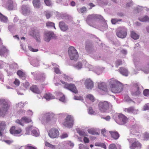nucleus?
I'll return each instance as SVG.
<instances>
[{
  "instance_id": "nucleus-1",
  "label": "nucleus",
  "mask_w": 149,
  "mask_h": 149,
  "mask_svg": "<svg viewBox=\"0 0 149 149\" xmlns=\"http://www.w3.org/2000/svg\"><path fill=\"white\" fill-rule=\"evenodd\" d=\"M109 86L111 91L114 93H119L122 91L123 87L121 83L114 79H111L109 80Z\"/></svg>"
},
{
  "instance_id": "nucleus-2",
  "label": "nucleus",
  "mask_w": 149,
  "mask_h": 149,
  "mask_svg": "<svg viewBox=\"0 0 149 149\" xmlns=\"http://www.w3.org/2000/svg\"><path fill=\"white\" fill-rule=\"evenodd\" d=\"M10 105L5 99H0V115H5L8 112Z\"/></svg>"
},
{
  "instance_id": "nucleus-3",
  "label": "nucleus",
  "mask_w": 149,
  "mask_h": 149,
  "mask_svg": "<svg viewBox=\"0 0 149 149\" xmlns=\"http://www.w3.org/2000/svg\"><path fill=\"white\" fill-rule=\"evenodd\" d=\"M112 106L111 103L106 101H102L98 104L99 110L102 112H106L109 109H111Z\"/></svg>"
},
{
  "instance_id": "nucleus-4",
  "label": "nucleus",
  "mask_w": 149,
  "mask_h": 149,
  "mask_svg": "<svg viewBox=\"0 0 149 149\" xmlns=\"http://www.w3.org/2000/svg\"><path fill=\"white\" fill-rule=\"evenodd\" d=\"M68 53L71 60L76 61L77 60L79 55L78 52L72 46L69 47Z\"/></svg>"
},
{
  "instance_id": "nucleus-5",
  "label": "nucleus",
  "mask_w": 149,
  "mask_h": 149,
  "mask_svg": "<svg viewBox=\"0 0 149 149\" xmlns=\"http://www.w3.org/2000/svg\"><path fill=\"white\" fill-rule=\"evenodd\" d=\"M74 120L73 117L71 115H67L63 122V125L66 127H72L74 124Z\"/></svg>"
},
{
  "instance_id": "nucleus-6",
  "label": "nucleus",
  "mask_w": 149,
  "mask_h": 149,
  "mask_svg": "<svg viewBox=\"0 0 149 149\" xmlns=\"http://www.w3.org/2000/svg\"><path fill=\"white\" fill-rule=\"evenodd\" d=\"M127 29L125 27H119L117 30V36L121 38H124L127 36Z\"/></svg>"
},
{
  "instance_id": "nucleus-7",
  "label": "nucleus",
  "mask_w": 149,
  "mask_h": 149,
  "mask_svg": "<svg viewBox=\"0 0 149 149\" xmlns=\"http://www.w3.org/2000/svg\"><path fill=\"white\" fill-rule=\"evenodd\" d=\"M131 94L133 95H137L141 93L139 85L138 83H134L131 89Z\"/></svg>"
},
{
  "instance_id": "nucleus-8",
  "label": "nucleus",
  "mask_w": 149,
  "mask_h": 149,
  "mask_svg": "<svg viewBox=\"0 0 149 149\" xmlns=\"http://www.w3.org/2000/svg\"><path fill=\"white\" fill-rule=\"evenodd\" d=\"M118 116V119H117L116 121L120 125H125L128 121V118L123 114L119 113Z\"/></svg>"
},
{
  "instance_id": "nucleus-9",
  "label": "nucleus",
  "mask_w": 149,
  "mask_h": 149,
  "mask_svg": "<svg viewBox=\"0 0 149 149\" xmlns=\"http://www.w3.org/2000/svg\"><path fill=\"white\" fill-rule=\"evenodd\" d=\"M61 81L62 84H64L63 87L64 88L68 89L75 93H78V91L74 84H67L62 81Z\"/></svg>"
},
{
  "instance_id": "nucleus-10",
  "label": "nucleus",
  "mask_w": 149,
  "mask_h": 149,
  "mask_svg": "<svg viewBox=\"0 0 149 149\" xmlns=\"http://www.w3.org/2000/svg\"><path fill=\"white\" fill-rule=\"evenodd\" d=\"M48 135L51 138H55L59 136V132L57 129L53 127L49 130L48 132Z\"/></svg>"
},
{
  "instance_id": "nucleus-11",
  "label": "nucleus",
  "mask_w": 149,
  "mask_h": 149,
  "mask_svg": "<svg viewBox=\"0 0 149 149\" xmlns=\"http://www.w3.org/2000/svg\"><path fill=\"white\" fill-rule=\"evenodd\" d=\"M103 17L99 15H91L88 16L87 18L86 22L90 25L91 23H93L96 19H102Z\"/></svg>"
},
{
  "instance_id": "nucleus-12",
  "label": "nucleus",
  "mask_w": 149,
  "mask_h": 149,
  "mask_svg": "<svg viewBox=\"0 0 149 149\" xmlns=\"http://www.w3.org/2000/svg\"><path fill=\"white\" fill-rule=\"evenodd\" d=\"M30 34L36 40L37 42L40 41L39 31L37 29H32L30 32Z\"/></svg>"
},
{
  "instance_id": "nucleus-13",
  "label": "nucleus",
  "mask_w": 149,
  "mask_h": 149,
  "mask_svg": "<svg viewBox=\"0 0 149 149\" xmlns=\"http://www.w3.org/2000/svg\"><path fill=\"white\" fill-rule=\"evenodd\" d=\"M54 35L53 32L50 31L46 32L44 36V40L49 42L50 40L54 37Z\"/></svg>"
},
{
  "instance_id": "nucleus-14",
  "label": "nucleus",
  "mask_w": 149,
  "mask_h": 149,
  "mask_svg": "<svg viewBox=\"0 0 149 149\" xmlns=\"http://www.w3.org/2000/svg\"><path fill=\"white\" fill-rule=\"evenodd\" d=\"M124 111L129 113H132L134 114H137L138 111L135 109L134 107H130L127 108H125L124 109Z\"/></svg>"
},
{
  "instance_id": "nucleus-15",
  "label": "nucleus",
  "mask_w": 149,
  "mask_h": 149,
  "mask_svg": "<svg viewBox=\"0 0 149 149\" xmlns=\"http://www.w3.org/2000/svg\"><path fill=\"white\" fill-rule=\"evenodd\" d=\"M10 131L11 134L15 135L21 134L22 130L20 128L16 129L15 127L13 126L10 129Z\"/></svg>"
},
{
  "instance_id": "nucleus-16",
  "label": "nucleus",
  "mask_w": 149,
  "mask_h": 149,
  "mask_svg": "<svg viewBox=\"0 0 149 149\" xmlns=\"http://www.w3.org/2000/svg\"><path fill=\"white\" fill-rule=\"evenodd\" d=\"M94 46L93 42H92L87 41L86 42L85 49L88 52H91L93 49Z\"/></svg>"
},
{
  "instance_id": "nucleus-17",
  "label": "nucleus",
  "mask_w": 149,
  "mask_h": 149,
  "mask_svg": "<svg viewBox=\"0 0 149 149\" xmlns=\"http://www.w3.org/2000/svg\"><path fill=\"white\" fill-rule=\"evenodd\" d=\"M59 26L61 30L63 31H65L68 29V25L63 21L59 22Z\"/></svg>"
},
{
  "instance_id": "nucleus-18",
  "label": "nucleus",
  "mask_w": 149,
  "mask_h": 149,
  "mask_svg": "<svg viewBox=\"0 0 149 149\" xmlns=\"http://www.w3.org/2000/svg\"><path fill=\"white\" fill-rule=\"evenodd\" d=\"M23 14L25 15H28L31 13V11L29 7L26 6H23L22 7Z\"/></svg>"
},
{
  "instance_id": "nucleus-19",
  "label": "nucleus",
  "mask_w": 149,
  "mask_h": 149,
  "mask_svg": "<svg viewBox=\"0 0 149 149\" xmlns=\"http://www.w3.org/2000/svg\"><path fill=\"white\" fill-rule=\"evenodd\" d=\"M132 140L134 142L132 143L131 146H130L131 149H134L136 147H141L140 143L136 139H132Z\"/></svg>"
},
{
  "instance_id": "nucleus-20",
  "label": "nucleus",
  "mask_w": 149,
  "mask_h": 149,
  "mask_svg": "<svg viewBox=\"0 0 149 149\" xmlns=\"http://www.w3.org/2000/svg\"><path fill=\"white\" fill-rule=\"evenodd\" d=\"M85 84L86 88L88 89H91L93 87V82L90 79L86 80Z\"/></svg>"
},
{
  "instance_id": "nucleus-21",
  "label": "nucleus",
  "mask_w": 149,
  "mask_h": 149,
  "mask_svg": "<svg viewBox=\"0 0 149 149\" xmlns=\"http://www.w3.org/2000/svg\"><path fill=\"white\" fill-rule=\"evenodd\" d=\"M53 114L47 113L44 115L43 118L45 120L46 122H48L50 120V118L53 117Z\"/></svg>"
},
{
  "instance_id": "nucleus-22",
  "label": "nucleus",
  "mask_w": 149,
  "mask_h": 149,
  "mask_svg": "<svg viewBox=\"0 0 149 149\" xmlns=\"http://www.w3.org/2000/svg\"><path fill=\"white\" fill-rule=\"evenodd\" d=\"M109 132L111 135V138L115 140L117 139L119 137V134L117 132L109 131Z\"/></svg>"
},
{
  "instance_id": "nucleus-23",
  "label": "nucleus",
  "mask_w": 149,
  "mask_h": 149,
  "mask_svg": "<svg viewBox=\"0 0 149 149\" xmlns=\"http://www.w3.org/2000/svg\"><path fill=\"white\" fill-rule=\"evenodd\" d=\"M8 50L5 47L2 46L0 48V56H3L5 54L8 53Z\"/></svg>"
},
{
  "instance_id": "nucleus-24",
  "label": "nucleus",
  "mask_w": 149,
  "mask_h": 149,
  "mask_svg": "<svg viewBox=\"0 0 149 149\" xmlns=\"http://www.w3.org/2000/svg\"><path fill=\"white\" fill-rule=\"evenodd\" d=\"M6 124L4 122H0V136H2L3 132L5 128Z\"/></svg>"
},
{
  "instance_id": "nucleus-25",
  "label": "nucleus",
  "mask_w": 149,
  "mask_h": 149,
  "mask_svg": "<svg viewBox=\"0 0 149 149\" xmlns=\"http://www.w3.org/2000/svg\"><path fill=\"white\" fill-rule=\"evenodd\" d=\"M98 88L99 89L104 91L107 92V91L106 85L104 83H101L99 84L98 85Z\"/></svg>"
},
{
  "instance_id": "nucleus-26",
  "label": "nucleus",
  "mask_w": 149,
  "mask_h": 149,
  "mask_svg": "<svg viewBox=\"0 0 149 149\" xmlns=\"http://www.w3.org/2000/svg\"><path fill=\"white\" fill-rule=\"evenodd\" d=\"M30 90L34 93L37 94H40V91L36 85H33L30 87Z\"/></svg>"
},
{
  "instance_id": "nucleus-27",
  "label": "nucleus",
  "mask_w": 149,
  "mask_h": 149,
  "mask_svg": "<svg viewBox=\"0 0 149 149\" xmlns=\"http://www.w3.org/2000/svg\"><path fill=\"white\" fill-rule=\"evenodd\" d=\"M15 6V4H14L13 2L12 1L9 0L8 1L7 4L8 9V10H11L13 9L14 6Z\"/></svg>"
},
{
  "instance_id": "nucleus-28",
  "label": "nucleus",
  "mask_w": 149,
  "mask_h": 149,
  "mask_svg": "<svg viewBox=\"0 0 149 149\" xmlns=\"http://www.w3.org/2000/svg\"><path fill=\"white\" fill-rule=\"evenodd\" d=\"M131 36L134 40L138 39L139 37V36L133 31H132L131 32Z\"/></svg>"
},
{
  "instance_id": "nucleus-29",
  "label": "nucleus",
  "mask_w": 149,
  "mask_h": 149,
  "mask_svg": "<svg viewBox=\"0 0 149 149\" xmlns=\"http://www.w3.org/2000/svg\"><path fill=\"white\" fill-rule=\"evenodd\" d=\"M44 97L46 100H49L54 99L55 97L52 95L50 93L45 94L44 96Z\"/></svg>"
},
{
  "instance_id": "nucleus-30",
  "label": "nucleus",
  "mask_w": 149,
  "mask_h": 149,
  "mask_svg": "<svg viewBox=\"0 0 149 149\" xmlns=\"http://www.w3.org/2000/svg\"><path fill=\"white\" fill-rule=\"evenodd\" d=\"M119 71L120 73L122 74H127L129 73L127 70L123 67H121L120 68Z\"/></svg>"
},
{
  "instance_id": "nucleus-31",
  "label": "nucleus",
  "mask_w": 149,
  "mask_h": 149,
  "mask_svg": "<svg viewBox=\"0 0 149 149\" xmlns=\"http://www.w3.org/2000/svg\"><path fill=\"white\" fill-rule=\"evenodd\" d=\"M33 6L37 8H39L40 5V0H33Z\"/></svg>"
},
{
  "instance_id": "nucleus-32",
  "label": "nucleus",
  "mask_w": 149,
  "mask_h": 149,
  "mask_svg": "<svg viewBox=\"0 0 149 149\" xmlns=\"http://www.w3.org/2000/svg\"><path fill=\"white\" fill-rule=\"evenodd\" d=\"M139 20L142 22H149V17L147 15H146L143 17H139Z\"/></svg>"
},
{
  "instance_id": "nucleus-33",
  "label": "nucleus",
  "mask_w": 149,
  "mask_h": 149,
  "mask_svg": "<svg viewBox=\"0 0 149 149\" xmlns=\"http://www.w3.org/2000/svg\"><path fill=\"white\" fill-rule=\"evenodd\" d=\"M0 20L2 22L6 23L7 22L8 18L0 13Z\"/></svg>"
},
{
  "instance_id": "nucleus-34",
  "label": "nucleus",
  "mask_w": 149,
  "mask_h": 149,
  "mask_svg": "<svg viewBox=\"0 0 149 149\" xmlns=\"http://www.w3.org/2000/svg\"><path fill=\"white\" fill-rule=\"evenodd\" d=\"M88 132L90 134L93 135H99L98 133L96 131V130L93 128L88 129Z\"/></svg>"
},
{
  "instance_id": "nucleus-35",
  "label": "nucleus",
  "mask_w": 149,
  "mask_h": 149,
  "mask_svg": "<svg viewBox=\"0 0 149 149\" xmlns=\"http://www.w3.org/2000/svg\"><path fill=\"white\" fill-rule=\"evenodd\" d=\"M74 66L76 69H80L82 68L83 64L81 62H79L77 63Z\"/></svg>"
},
{
  "instance_id": "nucleus-36",
  "label": "nucleus",
  "mask_w": 149,
  "mask_h": 149,
  "mask_svg": "<svg viewBox=\"0 0 149 149\" xmlns=\"http://www.w3.org/2000/svg\"><path fill=\"white\" fill-rule=\"evenodd\" d=\"M77 132L81 136H87V134L84 131L81 130H77Z\"/></svg>"
},
{
  "instance_id": "nucleus-37",
  "label": "nucleus",
  "mask_w": 149,
  "mask_h": 149,
  "mask_svg": "<svg viewBox=\"0 0 149 149\" xmlns=\"http://www.w3.org/2000/svg\"><path fill=\"white\" fill-rule=\"evenodd\" d=\"M39 61L37 59L33 60L32 61V64L34 67H38L39 66Z\"/></svg>"
},
{
  "instance_id": "nucleus-38",
  "label": "nucleus",
  "mask_w": 149,
  "mask_h": 149,
  "mask_svg": "<svg viewBox=\"0 0 149 149\" xmlns=\"http://www.w3.org/2000/svg\"><path fill=\"white\" fill-rule=\"evenodd\" d=\"M25 149H37V147L32 146L31 144H28L25 146Z\"/></svg>"
},
{
  "instance_id": "nucleus-39",
  "label": "nucleus",
  "mask_w": 149,
  "mask_h": 149,
  "mask_svg": "<svg viewBox=\"0 0 149 149\" xmlns=\"http://www.w3.org/2000/svg\"><path fill=\"white\" fill-rule=\"evenodd\" d=\"M45 145L46 146L49 147L52 149H54L55 148V146L54 145H52L47 141L45 142Z\"/></svg>"
},
{
  "instance_id": "nucleus-40",
  "label": "nucleus",
  "mask_w": 149,
  "mask_h": 149,
  "mask_svg": "<svg viewBox=\"0 0 149 149\" xmlns=\"http://www.w3.org/2000/svg\"><path fill=\"white\" fill-rule=\"evenodd\" d=\"M46 26L48 27H54L55 29H56L54 26V24L53 22H47L46 23Z\"/></svg>"
},
{
  "instance_id": "nucleus-41",
  "label": "nucleus",
  "mask_w": 149,
  "mask_h": 149,
  "mask_svg": "<svg viewBox=\"0 0 149 149\" xmlns=\"http://www.w3.org/2000/svg\"><path fill=\"white\" fill-rule=\"evenodd\" d=\"M122 19H118L116 18L112 19L111 20V22L113 24H115L117 22H121L122 21Z\"/></svg>"
},
{
  "instance_id": "nucleus-42",
  "label": "nucleus",
  "mask_w": 149,
  "mask_h": 149,
  "mask_svg": "<svg viewBox=\"0 0 149 149\" xmlns=\"http://www.w3.org/2000/svg\"><path fill=\"white\" fill-rule=\"evenodd\" d=\"M22 120H23L24 123H29L31 121V119L25 117H23L22 118Z\"/></svg>"
},
{
  "instance_id": "nucleus-43",
  "label": "nucleus",
  "mask_w": 149,
  "mask_h": 149,
  "mask_svg": "<svg viewBox=\"0 0 149 149\" xmlns=\"http://www.w3.org/2000/svg\"><path fill=\"white\" fill-rule=\"evenodd\" d=\"M33 127L32 126L27 127L26 128V134H30V131L32 129Z\"/></svg>"
},
{
  "instance_id": "nucleus-44",
  "label": "nucleus",
  "mask_w": 149,
  "mask_h": 149,
  "mask_svg": "<svg viewBox=\"0 0 149 149\" xmlns=\"http://www.w3.org/2000/svg\"><path fill=\"white\" fill-rule=\"evenodd\" d=\"M86 97L92 102H94L95 100L94 97L91 94L87 95L86 96Z\"/></svg>"
},
{
  "instance_id": "nucleus-45",
  "label": "nucleus",
  "mask_w": 149,
  "mask_h": 149,
  "mask_svg": "<svg viewBox=\"0 0 149 149\" xmlns=\"http://www.w3.org/2000/svg\"><path fill=\"white\" fill-rule=\"evenodd\" d=\"M15 122L21 125H24V123L23 120H22V118L21 120L17 119L15 121Z\"/></svg>"
},
{
  "instance_id": "nucleus-46",
  "label": "nucleus",
  "mask_w": 149,
  "mask_h": 149,
  "mask_svg": "<svg viewBox=\"0 0 149 149\" xmlns=\"http://www.w3.org/2000/svg\"><path fill=\"white\" fill-rule=\"evenodd\" d=\"M18 66L17 63H13L10 65V67L11 69H16L17 68Z\"/></svg>"
},
{
  "instance_id": "nucleus-47",
  "label": "nucleus",
  "mask_w": 149,
  "mask_h": 149,
  "mask_svg": "<svg viewBox=\"0 0 149 149\" xmlns=\"http://www.w3.org/2000/svg\"><path fill=\"white\" fill-rule=\"evenodd\" d=\"M32 134L36 136H39V134L36 130L33 129L31 131Z\"/></svg>"
},
{
  "instance_id": "nucleus-48",
  "label": "nucleus",
  "mask_w": 149,
  "mask_h": 149,
  "mask_svg": "<svg viewBox=\"0 0 149 149\" xmlns=\"http://www.w3.org/2000/svg\"><path fill=\"white\" fill-rule=\"evenodd\" d=\"M143 71L144 72L145 74H148L149 73V63L147 65L145 70Z\"/></svg>"
},
{
  "instance_id": "nucleus-49",
  "label": "nucleus",
  "mask_w": 149,
  "mask_h": 149,
  "mask_svg": "<svg viewBox=\"0 0 149 149\" xmlns=\"http://www.w3.org/2000/svg\"><path fill=\"white\" fill-rule=\"evenodd\" d=\"M54 72L56 74H61L62 73L58 68L55 67L54 68Z\"/></svg>"
},
{
  "instance_id": "nucleus-50",
  "label": "nucleus",
  "mask_w": 149,
  "mask_h": 149,
  "mask_svg": "<svg viewBox=\"0 0 149 149\" xmlns=\"http://www.w3.org/2000/svg\"><path fill=\"white\" fill-rule=\"evenodd\" d=\"M44 1L47 6H52V3L51 1L48 0H44Z\"/></svg>"
},
{
  "instance_id": "nucleus-51",
  "label": "nucleus",
  "mask_w": 149,
  "mask_h": 149,
  "mask_svg": "<svg viewBox=\"0 0 149 149\" xmlns=\"http://www.w3.org/2000/svg\"><path fill=\"white\" fill-rule=\"evenodd\" d=\"M122 63V61L120 60H118L116 62V66L118 67L119 65Z\"/></svg>"
},
{
  "instance_id": "nucleus-52",
  "label": "nucleus",
  "mask_w": 149,
  "mask_h": 149,
  "mask_svg": "<svg viewBox=\"0 0 149 149\" xmlns=\"http://www.w3.org/2000/svg\"><path fill=\"white\" fill-rule=\"evenodd\" d=\"M143 94L145 96H148L149 95V90L146 89L144 90L143 91Z\"/></svg>"
},
{
  "instance_id": "nucleus-53",
  "label": "nucleus",
  "mask_w": 149,
  "mask_h": 149,
  "mask_svg": "<svg viewBox=\"0 0 149 149\" xmlns=\"http://www.w3.org/2000/svg\"><path fill=\"white\" fill-rule=\"evenodd\" d=\"M109 149H117L115 144L113 143L110 144L109 146Z\"/></svg>"
},
{
  "instance_id": "nucleus-54",
  "label": "nucleus",
  "mask_w": 149,
  "mask_h": 149,
  "mask_svg": "<svg viewBox=\"0 0 149 149\" xmlns=\"http://www.w3.org/2000/svg\"><path fill=\"white\" fill-rule=\"evenodd\" d=\"M28 48L29 49L33 52H36L38 51V49H33V47H32L31 46L29 45L28 46Z\"/></svg>"
},
{
  "instance_id": "nucleus-55",
  "label": "nucleus",
  "mask_w": 149,
  "mask_h": 149,
  "mask_svg": "<svg viewBox=\"0 0 149 149\" xmlns=\"http://www.w3.org/2000/svg\"><path fill=\"white\" fill-rule=\"evenodd\" d=\"M143 7L142 6H138L136 8V9L137 10V12L138 13V12L141 11V10H144V9H143Z\"/></svg>"
},
{
  "instance_id": "nucleus-56",
  "label": "nucleus",
  "mask_w": 149,
  "mask_h": 149,
  "mask_svg": "<svg viewBox=\"0 0 149 149\" xmlns=\"http://www.w3.org/2000/svg\"><path fill=\"white\" fill-rule=\"evenodd\" d=\"M14 84L16 86H19L20 84V82L19 80L15 79L14 82Z\"/></svg>"
},
{
  "instance_id": "nucleus-57",
  "label": "nucleus",
  "mask_w": 149,
  "mask_h": 149,
  "mask_svg": "<svg viewBox=\"0 0 149 149\" xmlns=\"http://www.w3.org/2000/svg\"><path fill=\"white\" fill-rule=\"evenodd\" d=\"M102 145L104 146V148L105 149H106V146L104 143H95V146H101Z\"/></svg>"
},
{
  "instance_id": "nucleus-58",
  "label": "nucleus",
  "mask_w": 149,
  "mask_h": 149,
  "mask_svg": "<svg viewBox=\"0 0 149 149\" xmlns=\"http://www.w3.org/2000/svg\"><path fill=\"white\" fill-rule=\"evenodd\" d=\"M86 8L85 7H83L80 9V12L82 13H85L86 11Z\"/></svg>"
},
{
  "instance_id": "nucleus-59",
  "label": "nucleus",
  "mask_w": 149,
  "mask_h": 149,
  "mask_svg": "<svg viewBox=\"0 0 149 149\" xmlns=\"http://www.w3.org/2000/svg\"><path fill=\"white\" fill-rule=\"evenodd\" d=\"M74 99L77 100H83V97L81 96H75Z\"/></svg>"
},
{
  "instance_id": "nucleus-60",
  "label": "nucleus",
  "mask_w": 149,
  "mask_h": 149,
  "mask_svg": "<svg viewBox=\"0 0 149 149\" xmlns=\"http://www.w3.org/2000/svg\"><path fill=\"white\" fill-rule=\"evenodd\" d=\"M23 86L26 88L29 87V84L28 82H26L23 84Z\"/></svg>"
},
{
  "instance_id": "nucleus-61",
  "label": "nucleus",
  "mask_w": 149,
  "mask_h": 149,
  "mask_svg": "<svg viewBox=\"0 0 149 149\" xmlns=\"http://www.w3.org/2000/svg\"><path fill=\"white\" fill-rule=\"evenodd\" d=\"M144 139L147 140L149 139V134L147 132L145 133L144 134Z\"/></svg>"
},
{
  "instance_id": "nucleus-62",
  "label": "nucleus",
  "mask_w": 149,
  "mask_h": 149,
  "mask_svg": "<svg viewBox=\"0 0 149 149\" xmlns=\"http://www.w3.org/2000/svg\"><path fill=\"white\" fill-rule=\"evenodd\" d=\"M84 141L85 143H88L89 142V139L85 136H84Z\"/></svg>"
},
{
  "instance_id": "nucleus-63",
  "label": "nucleus",
  "mask_w": 149,
  "mask_h": 149,
  "mask_svg": "<svg viewBox=\"0 0 149 149\" xmlns=\"http://www.w3.org/2000/svg\"><path fill=\"white\" fill-rule=\"evenodd\" d=\"M143 109L144 110H146L149 109V104H145L143 107Z\"/></svg>"
},
{
  "instance_id": "nucleus-64",
  "label": "nucleus",
  "mask_w": 149,
  "mask_h": 149,
  "mask_svg": "<svg viewBox=\"0 0 149 149\" xmlns=\"http://www.w3.org/2000/svg\"><path fill=\"white\" fill-rule=\"evenodd\" d=\"M101 133L104 136H107V133L105 129H102V130Z\"/></svg>"
}]
</instances>
